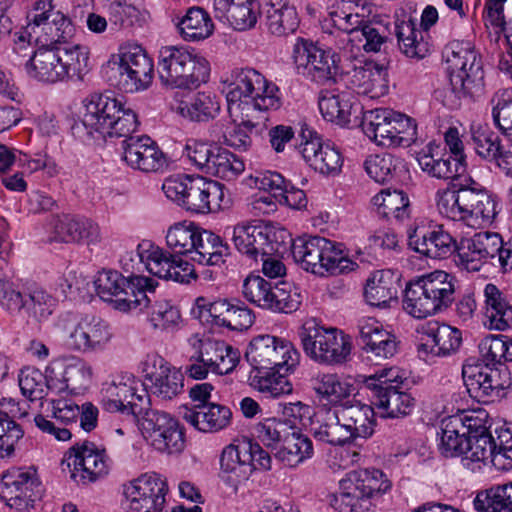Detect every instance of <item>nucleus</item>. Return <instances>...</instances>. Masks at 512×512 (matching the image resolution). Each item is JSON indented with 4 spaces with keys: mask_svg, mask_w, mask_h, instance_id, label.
<instances>
[{
    "mask_svg": "<svg viewBox=\"0 0 512 512\" xmlns=\"http://www.w3.org/2000/svg\"><path fill=\"white\" fill-rule=\"evenodd\" d=\"M167 488L156 473L144 474L124 485L127 512H162Z\"/></svg>",
    "mask_w": 512,
    "mask_h": 512,
    "instance_id": "obj_20",
    "label": "nucleus"
},
{
    "mask_svg": "<svg viewBox=\"0 0 512 512\" xmlns=\"http://www.w3.org/2000/svg\"><path fill=\"white\" fill-rule=\"evenodd\" d=\"M112 330L107 321L98 316H85L69 335L74 350L89 353L102 351L112 339Z\"/></svg>",
    "mask_w": 512,
    "mask_h": 512,
    "instance_id": "obj_30",
    "label": "nucleus"
},
{
    "mask_svg": "<svg viewBox=\"0 0 512 512\" xmlns=\"http://www.w3.org/2000/svg\"><path fill=\"white\" fill-rule=\"evenodd\" d=\"M73 470L71 478L86 485L106 476L110 468V460L104 449H99L94 443L86 442L73 448ZM72 456L69 457V460Z\"/></svg>",
    "mask_w": 512,
    "mask_h": 512,
    "instance_id": "obj_27",
    "label": "nucleus"
},
{
    "mask_svg": "<svg viewBox=\"0 0 512 512\" xmlns=\"http://www.w3.org/2000/svg\"><path fill=\"white\" fill-rule=\"evenodd\" d=\"M480 354L485 366L512 362V339L504 335H488L479 343Z\"/></svg>",
    "mask_w": 512,
    "mask_h": 512,
    "instance_id": "obj_60",
    "label": "nucleus"
},
{
    "mask_svg": "<svg viewBox=\"0 0 512 512\" xmlns=\"http://www.w3.org/2000/svg\"><path fill=\"white\" fill-rule=\"evenodd\" d=\"M137 254L147 271L160 279L188 284L197 278L192 264L149 241L137 246Z\"/></svg>",
    "mask_w": 512,
    "mask_h": 512,
    "instance_id": "obj_17",
    "label": "nucleus"
},
{
    "mask_svg": "<svg viewBox=\"0 0 512 512\" xmlns=\"http://www.w3.org/2000/svg\"><path fill=\"white\" fill-rule=\"evenodd\" d=\"M503 247L504 242L498 233H476L460 240L456 263L467 271H479L490 259L498 262Z\"/></svg>",
    "mask_w": 512,
    "mask_h": 512,
    "instance_id": "obj_22",
    "label": "nucleus"
},
{
    "mask_svg": "<svg viewBox=\"0 0 512 512\" xmlns=\"http://www.w3.org/2000/svg\"><path fill=\"white\" fill-rule=\"evenodd\" d=\"M254 371L276 370L291 372L299 363V353L293 345L272 335L254 337L245 353Z\"/></svg>",
    "mask_w": 512,
    "mask_h": 512,
    "instance_id": "obj_15",
    "label": "nucleus"
},
{
    "mask_svg": "<svg viewBox=\"0 0 512 512\" xmlns=\"http://www.w3.org/2000/svg\"><path fill=\"white\" fill-rule=\"evenodd\" d=\"M456 282L454 275L443 270L410 281L405 289L403 309L417 319L447 309L455 299Z\"/></svg>",
    "mask_w": 512,
    "mask_h": 512,
    "instance_id": "obj_3",
    "label": "nucleus"
},
{
    "mask_svg": "<svg viewBox=\"0 0 512 512\" xmlns=\"http://www.w3.org/2000/svg\"><path fill=\"white\" fill-rule=\"evenodd\" d=\"M340 419L350 434L351 442L357 438H368L374 433L375 413L372 406L356 399L344 402L339 407Z\"/></svg>",
    "mask_w": 512,
    "mask_h": 512,
    "instance_id": "obj_36",
    "label": "nucleus"
},
{
    "mask_svg": "<svg viewBox=\"0 0 512 512\" xmlns=\"http://www.w3.org/2000/svg\"><path fill=\"white\" fill-rule=\"evenodd\" d=\"M467 439L469 447L465 449L463 461L485 462L488 459H496L495 439L486 428L471 432Z\"/></svg>",
    "mask_w": 512,
    "mask_h": 512,
    "instance_id": "obj_61",
    "label": "nucleus"
},
{
    "mask_svg": "<svg viewBox=\"0 0 512 512\" xmlns=\"http://www.w3.org/2000/svg\"><path fill=\"white\" fill-rule=\"evenodd\" d=\"M204 173L225 180L235 179L241 174L245 165L235 154L227 149L216 146Z\"/></svg>",
    "mask_w": 512,
    "mask_h": 512,
    "instance_id": "obj_57",
    "label": "nucleus"
},
{
    "mask_svg": "<svg viewBox=\"0 0 512 512\" xmlns=\"http://www.w3.org/2000/svg\"><path fill=\"white\" fill-rule=\"evenodd\" d=\"M313 389L321 402L338 408L351 400L355 387L337 374H323L315 379Z\"/></svg>",
    "mask_w": 512,
    "mask_h": 512,
    "instance_id": "obj_48",
    "label": "nucleus"
},
{
    "mask_svg": "<svg viewBox=\"0 0 512 512\" xmlns=\"http://www.w3.org/2000/svg\"><path fill=\"white\" fill-rule=\"evenodd\" d=\"M42 493V483L35 470L18 468L2 475L0 497L11 508L29 510L41 498Z\"/></svg>",
    "mask_w": 512,
    "mask_h": 512,
    "instance_id": "obj_18",
    "label": "nucleus"
},
{
    "mask_svg": "<svg viewBox=\"0 0 512 512\" xmlns=\"http://www.w3.org/2000/svg\"><path fill=\"white\" fill-rule=\"evenodd\" d=\"M102 7L113 31L130 30L146 22L147 12L138 9L133 0H103Z\"/></svg>",
    "mask_w": 512,
    "mask_h": 512,
    "instance_id": "obj_45",
    "label": "nucleus"
},
{
    "mask_svg": "<svg viewBox=\"0 0 512 512\" xmlns=\"http://www.w3.org/2000/svg\"><path fill=\"white\" fill-rule=\"evenodd\" d=\"M391 482L378 469L349 472L339 482V491L329 496V504L339 512H368L372 500L388 491Z\"/></svg>",
    "mask_w": 512,
    "mask_h": 512,
    "instance_id": "obj_6",
    "label": "nucleus"
},
{
    "mask_svg": "<svg viewBox=\"0 0 512 512\" xmlns=\"http://www.w3.org/2000/svg\"><path fill=\"white\" fill-rule=\"evenodd\" d=\"M408 245L415 252L431 258L445 259L458 254L459 243L441 226L432 229L416 228L408 238Z\"/></svg>",
    "mask_w": 512,
    "mask_h": 512,
    "instance_id": "obj_32",
    "label": "nucleus"
},
{
    "mask_svg": "<svg viewBox=\"0 0 512 512\" xmlns=\"http://www.w3.org/2000/svg\"><path fill=\"white\" fill-rule=\"evenodd\" d=\"M54 378L53 365L46 368L45 375L38 369L26 368L20 372L19 387L25 397L34 401L44 397V385L47 389L54 388Z\"/></svg>",
    "mask_w": 512,
    "mask_h": 512,
    "instance_id": "obj_56",
    "label": "nucleus"
},
{
    "mask_svg": "<svg viewBox=\"0 0 512 512\" xmlns=\"http://www.w3.org/2000/svg\"><path fill=\"white\" fill-rule=\"evenodd\" d=\"M259 16L265 18L268 30L276 36L293 33L299 25L296 9L282 2L280 5H269L266 9H259Z\"/></svg>",
    "mask_w": 512,
    "mask_h": 512,
    "instance_id": "obj_51",
    "label": "nucleus"
},
{
    "mask_svg": "<svg viewBox=\"0 0 512 512\" xmlns=\"http://www.w3.org/2000/svg\"><path fill=\"white\" fill-rule=\"evenodd\" d=\"M312 454V441L299 430L292 428L275 452V457L284 465L295 467Z\"/></svg>",
    "mask_w": 512,
    "mask_h": 512,
    "instance_id": "obj_49",
    "label": "nucleus"
},
{
    "mask_svg": "<svg viewBox=\"0 0 512 512\" xmlns=\"http://www.w3.org/2000/svg\"><path fill=\"white\" fill-rule=\"evenodd\" d=\"M427 149L428 152L423 150L418 154L417 160L421 169L430 177L448 180L457 178L466 171V164L454 159L452 155H439L434 151L432 144H429Z\"/></svg>",
    "mask_w": 512,
    "mask_h": 512,
    "instance_id": "obj_41",
    "label": "nucleus"
},
{
    "mask_svg": "<svg viewBox=\"0 0 512 512\" xmlns=\"http://www.w3.org/2000/svg\"><path fill=\"white\" fill-rule=\"evenodd\" d=\"M242 295L251 304L273 312L292 313L301 304V295L287 282L273 283L258 274H249Z\"/></svg>",
    "mask_w": 512,
    "mask_h": 512,
    "instance_id": "obj_14",
    "label": "nucleus"
},
{
    "mask_svg": "<svg viewBox=\"0 0 512 512\" xmlns=\"http://www.w3.org/2000/svg\"><path fill=\"white\" fill-rule=\"evenodd\" d=\"M141 371L145 380L157 397L170 400L179 395L184 388V376L161 356L149 354L141 363Z\"/></svg>",
    "mask_w": 512,
    "mask_h": 512,
    "instance_id": "obj_24",
    "label": "nucleus"
},
{
    "mask_svg": "<svg viewBox=\"0 0 512 512\" xmlns=\"http://www.w3.org/2000/svg\"><path fill=\"white\" fill-rule=\"evenodd\" d=\"M471 140L476 153L484 160L491 162L499 158L503 149L500 137L487 124H473Z\"/></svg>",
    "mask_w": 512,
    "mask_h": 512,
    "instance_id": "obj_59",
    "label": "nucleus"
},
{
    "mask_svg": "<svg viewBox=\"0 0 512 512\" xmlns=\"http://www.w3.org/2000/svg\"><path fill=\"white\" fill-rule=\"evenodd\" d=\"M394 111L387 108H377L364 112L361 127L365 135L379 146L391 147Z\"/></svg>",
    "mask_w": 512,
    "mask_h": 512,
    "instance_id": "obj_46",
    "label": "nucleus"
},
{
    "mask_svg": "<svg viewBox=\"0 0 512 512\" xmlns=\"http://www.w3.org/2000/svg\"><path fill=\"white\" fill-rule=\"evenodd\" d=\"M313 437L320 442L343 446L351 442L350 434L340 419L339 408L320 411L311 425Z\"/></svg>",
    "mask_w": 512,
    "mask_h": 512,
    "instance_id": "obj_40",
    "label": "nucleus"
},
{
    "mask_svg": "<svg viewBox=\"0 0 512 512\" xmlns=\"http://www.w3.org/2000/svg\"><path fill=\"white\" fill-rule=\"evenodd\" d=\"M231 418L230 409L216 403L194 405L183 413V419L201 432L220 431L230 424Z\"/></svg>",
    "mask_w": 512,
    "mask_h": 512,
    "instance_id": "obj_39",
    "label": "nucleus"
},
{
    "mask_svg": "<svg viewBox=\"0 0 512 512\" xmlns=\"http://www.w3.org/2000/svg\"><path fill=\"white\" fill-rule=\"evenodd\" d=\"M54 370L63 369L62 378L65 387L72 389H81L86 387L92 378V368L85 361L72 358L66 362H54Z\"/></svg>",
    "mask_w": 512,
    "mask_h": 512,
    "instance_id": "obj_63",
    "label": "nucleus"
},
{
    "mask_svg": "<svg viewBox=\"0 0 512 512\" xmlns=\"http://www.w3.org/2000/svg\"><path fill=\"white\" fill-rule=\"evenodd\" d=\"M123 141V159L133 169L156 172L166 166V158L156 143L148 136L130 134Z\"/></svg>",
    "mask_w": 512,
    "mask_h": 512,
    "instance_id": "obj_31",
    "label": "nucleus"
},
{
    "mask_svg": "<svg viewBox=\"0 0 512 512\" xmlns=\"http://www.w3.org/2000/svg\"><path fill=\"white\" fill-rule=\"evenodd\" d=\"M340 246L320 236L298 237L292 243L291 252L295 262L307 272L336 275L350 272L357 266L343 254Z\"/></svg>",
    "mask_w": 512,
    "mask_h": 512,
    "instance_id": "obj_7",
    "label": "nucleus"
},
{
    "mask_svg": "<svg viewBox=\"0 0 512 512\" xmlns=\"http://www.w3.org/2000/svg\"><path fill=\"white\" fill-rule=\"evenodd\" d=\"M229 254L228 244L219 235L201 228L190 260L200 265L220 266Z\"/></svg>",
    "mask_w": 512,
    "mask_h": 512,
    "instance_id": "obj_43",
    "label": "nucleus"
},
{
    "mask_svg": "<svg viewBox=\"0 0 512 512\" xmlns=\"http://www.w3.org/2000/svg\"><path fill=\"white\" fill-rule=\"evenodd\" d=\"M464 429L460 419L449 420L443 423L438 450L446 458L464 456L465 449L469 447V439L465 433H460L457 426Z\"/></svg>",
    "mask_w": 512,
    "mask_h": 512,
    "instance_id": "obj_58",
    "label": "nucleus"
},
{
    "mask_svg": "<svg viewBox=\"0 0 512 512\" xmlns=\"http://www.w3.org/2000/svg\"><path fill=\"white\" fill-rule=\"evenodd\" d=\"M188 358L186 374L196 380L207 378L209 373L226 375L231 373L240 361L238 349L223 341L210 338L202 339L193 335L188 339Z\"/></svg>",
    "mask_w": 512,
    "mask_h": 512,
    "instance_id": "obj_11",
    "label": "nucleus"
},
{
    "mask_svg": "<svg viewBox=\"0 0 512 512\" xmlns=\"http://www.w3.org/2000/svg\"><path fill=\"white\" fill-rule=\"evenodd\" d=\"M162 190L167 198L197 214L220 209L224 199L223 185L201 176L170 177L164 181Z\"/></svg>",
    "mask_w": 512,
    "mask_h": 512,
    "instance_id": "obj_8",
    "label": "nucleus"
},
{
    "mask_svg": "<svg viewBox=\"0 0 512 512\" xmlns=\"http://www.w3.org/2000/svg\"><path fill=\"white\" fill-rule=\"evenodd\" d=\"M287 373L285 371L277 372L276 370L251 372L249 383L267 396L277 398L292 392V384L286 377Z\"/></svg>",
    "mask_w": 512,
    "mask_h": 512,
    "instance_id": "obj_55",
    "label": "nucleus"
},
{
    "mask_svg": "<svg viewBox=\"0 0 512 512\" xmlns=\"http://www.w3.org/2000/svg\"><path fill=\"white\" fill-rule=\"evenodd\" d=\"M272 230L256 221L239 223L233 229L232 241L235 248L249 259L272 255L278 249L271 240Z\"/></svg>",
    "mask_w": 512,
    "mask_h": 512,
    "instance_id": "obj_29",
    "label": "nucleus"
},
{
    "mask_svg": "<svg viewBox=\"0 0 512 512\" xmlns=\"http://www.w3.org/2000/svg\"><path fill=\"white\" fill-rule=\"evenodd\" d=\"M365 169L368 175L378 183L399 178L407 172L405 161L390 153L369 157L365 161Z\"/></svg>",
    "mask_w": 512,
    "mask_h": 512,
    "instance_id": "obj_52",
    "label": "nucleus"
},
{
    "mask_svg": "<svg viewBox=\"0 0 512 512\" xmlns=\"http://www.w3.org/2000/svg\"><path fill=\"white\" fill-rule=\"evenodd\" d=\"M51 413L55 421L38 414L34 417L36 427L43 433L52 436L58 441H67L71 438V431L65 426L76 423L80 415V406L72 400H51Z\"/></svg>",
    "mask_w": 512,
    "mask_h": 512,
    "instance_id": "obj_33",
    "label": "nucleus"
},
{
    "mask_svg": "<svg viewBox=\"0 0 512 512\" xmlns=\"http://www.w3.org/2000/svg\"><path fill=\"white\" fill-rule=\"evenodd\" d=\"M298 336L304 353L319 364L341 365L350 357L351 338L337 328H327L312 319L302 325Z\"/></svg>",
    "mask_w": 512,
    "mask_h": 512,
    "instance_id": "obj_10",
    "label": "nucleus"
},
{
    "mask_svg": "<svg viewBox=\"0 0 512 512\" xmlns=\"http://www.w3.org/2000/svg\"><path fill=\"white\" fill-rule=\"evenodd\" d=\"M253 469V456L247 446L230 444L222 450L219 476L234 491L249 478Z\"/></svg>",
    "mask_w": 512,
    "mask_h": 512,
    "instance_id": "obj_34",
    "label": "nucleus"
},
{
    "mask_svg": "<svg viewBox=\"0 0 512 512\" xmlns=\"http://www.w3.org/2000/svg\"><path fill=\"white\" fill-rule=\"evenodd\" d=\"M231 119L253 127L259 114L280 107L278 87L253 68H235L222 78Z\"/></svg>",
    "mask_w": 512,
    "mask_h": 512,
    "instance_id": "obj_1",
    "label": "nucleus"
},
{
    "mask_svg": "<svg viewBox=\"0 0 512 512\" xmlns=\"http://www.w3.org/2000/svg\"><path fill=\"white\" fill-rule=\"evenodd\" d=\"M462 335L459 329L448 324L429 325L422 342L418 346L420 353L434 356H449L460 348Z\"/></svg>",
    "mask_w": 512,
    "mask_h": 512,
    "instance_id": "obj_35",
    "label": "nucleus"
},
{
    "mask_svg": "<svg viewBox=\"0 0 512 512\" xmlns=\"http://www.w3.org/2000/svg\"><path fill=\"white\" fill-rule=\"evenodd\" d=\"M451 55L447 62L451 69L450 84L457 97L471 93L475 86L482 85L484 71L481 57L470 42H452Z\"/></svg>",
    "mask_w": 512,
    "mask_h": 512,
    "instance_id": "obj_16",
    "label": "nucleus"
},
{
    "mask_svg": "<svg viewBox=\"0 0 512 512\" xmlns=\"http://www.w3.org/2000/svg\"><path fill=\"white\" fill-rule=\"evenodd\" d=\"M365 387L370 391L372 403L387 418L409 415L414 408V398L403 388V378L397 368L381 369L366 377Z\"/></svg>",
    "mask_w": 512,
    "mask_h": 512,
    "instance_id": "obj_12",
    "label": "nucleus"
},
{
    "mask_svg": "<svg viewBox=\"0 0 512 512\" xmlns=\"http://www.w3.org/2000/svg\"><path fill=\"white\" fill-rule=\"evenodd\" d=\"M102 403L109 412H121L139 417L150 399L143 384L139 381L105 383L101 390Z\"/></svg>",
    "mask_w": 512,
    "mask_h": 512,
    "instance_id": "obj_23",
    "label": "nucleus"
},
{
    "mask_svg": "<svg viewBox=\"0 0 512 512\" xmlns=\"http://www.w3.org/2000/svg\"><path fill=\"white\" fill-rule=\"evenodd\" d=\"M158 74L163 85L195 89L208 82L210 64L194 48L183 45L162 47L158 55Z\"/></svg>",
    "mask_w": 512,
    "mask_h": 512,
    "instance_id": "obj_5",
    "label": "nucleus"
},
{
    "mask_svg": "<svg viewBox=\"0 0 512 512\" xmlns=\"http://www.w3.org/2000/svg\"><path fill=\"white\" fill-rule=\"evenodd\" d=\"M22 305L14 310V314H21L23 317L33 318L36 321L46 319L52 314L54 299L43 290H34L23 296L21 294Z\"/></svg>",
    "mask_w": 512,
    "mask_h": 512,
    "instance_id": "obj_62",
    "label": "nucleus"
},
{
    "mask_svg": "<svg viewBox=\"0 0 512 512\" xmlns=\"http://www.w3.org/2000/svg\"><path fill=\"white\" fill-rule=\"evenodd\" d=\"M292 428L294 427L283 419L267 418L255 426V435L266 447L277 451Z\"/></svg>",
    "mask_w": 512,
    "mask_h": 512,
    "instance_id": "obj_64",
    "label": "nucleus"
},
{
    "mask_svg": "<svg viewBox=\"0 0 512 512\" xmlns=\"http://www.w3.org/2000/svg\"><path fill=\"white\" fill-rule=\"evenodd\" d=\"M201 228L194 222L188 221L173 224L166 233L167 247L178 258L185 256L190 259Z\"/></svg>",
    "mask_w": 512,
    "mask_h": 512,
    "instance_id": "obj_50",
    "label": "nucleus"
},
{
    "mask_svg": "<svg viewBox=\"0 0 512 512\" xmlns=\"http://www.w3.org/2000/svg\"><path fill=\"white\" fill-rule=\"evenodd\" d=\"M484 324L490 330L505 331L512 328V304L507 296L494 284L484 288Z\"/></svg>",
    "mask_w": 512,
    "mask_h": 512,
    "instance_id": "obj_38",
    "label": "nucleus"
},
{
    "mask_svg": "<svg viewBox=\"0 0 512 512\" xmlns=\"http://www.w3.org/2000/svg\"><path fill=\"white\" fill-rule=\"evenodd\" d=\"M501 370L480 364H464L462 377L470 397L480 403H489L499 397L507 387L502 380Z\"/></svg>",
    "mask_w": 512,
    "mask_h": 512,
    "instance_id": "obj_25",
    "label": "nucleus"
},
{
    "mask_svg": "<svg viewBox=\"0 0 512 512\" xmlns=\"http://www.w3.org/2000/svg\"><path fill=\"white\" fill-rule=\"evenodd\" d=\"M398 287V279L391 270H378L367 279L364 296L369 305L385 308L397 300Z\"/></svg>",
    "mask_w": 512,
    "mask_h": 512,
    "instance_id": "obj_42",
    "label": "nucleus"
},
{
    "mask_svg": "<svg viewBox=\"0 0 512 512\" xmlns=\"http://www.w3.org/2000/svg\"><path fill=\"white\" fill-rule=\"evenodd\" d=\"M88 59L87 48L79 44L41 46L28 55L24 67L29 77L45 83L81 80L88 71Z\"/></svg>",
    "mask_w": 512,
    "mask_h": 512,
    "instance_id": "obj_2",
    "label": "nucleus"
},
{
    "mask_svg": "<svg viewBox=\"0 0 512 512\" xmlns=\"http://www.w3.org/2000/svg\"><path fill=\"white\" fill-rule=\"evenodd\" d=\"M438 20L435 7L427 6L421 15L420 26L417 28L415 20L411 17L395 24V34L400 51L408 58L423 59L431 52L430 43L424 38L427 32Z\"/></svg>",
    "mask_w": 512,
    "mask_h": 512,
    "instance_id": "obj_21",
    "label": "nucleus"
},
{
    "mask_svg": "<svg viewBox=\"0 0 512 512\" xmlns=\"http://www.w3.org/2000/svg\"><path fill=\"white\" fill-rule=\"evenodd\" d=\"M177 28L185 41L194 42L210 37L214 31V23L206 10L193 6L180 18Z\"/></svg>",
    "mask_w": 512,
    "mask_h": 512,
    "instance_id": "obj_47",
    "label": "nucleus"
},
{
    "mask_svg": "<svg viewBox=\"0 0 512 512\" xmlns=\"http://www.w3.org/2000/svg\"><path fill=\"white\" fill-rule=\"evenodd\" d=\"M473 504L478 512H512V482L479 492Z\"/></svg>",
    "mask_w": 512,
    "mask_h": 512,
    "instance_id": "obj_54",
    "label": "nucleus"
},
{
    "mask_svg": "<svg viewBox=\"0 0 512 512\" xmlns=\"http://www.w3.org/2000/svg\"><path fill=\"white\" fill-rule=\"evenodd\" d=\"M83 107L81 122L89 135L126 137L139 125L136 113L109 94L92 93L83 100Z\"/></svg>",
    "mask_w": 512,
    "mask_h": 512,
    "instance_id": "obj_4",
    "label": "nucleus"
},
{
    "mask_svg": "<svg viewBox=\"0 0 512 512\" xmlns=\"http://www.w3.org/2000/svg\"><path fill=\"white\" fill-rule=\"evenodd\" d=\"M104 73L111 86L133 93L151 85L154 65L145 50L134 45L121 48L113 55L104 67Z\"/></svg>",
    "mask_w": 512,
    "mask_h": 512,
    "instance_id": "obj_9",
    "label": "nucleus"
},
{
    "mask_svg": "<svg viewBox=\"0 0 512 512\" xmlns=\"http://www.w3.org/2000/svg\"><path fill=\"white\" fill-rule=\"evenodd\" d=\"M121 289L112 305L114 309L121 312H142L151 303V297L147 294H154L152 279L144 276L129 275V287Z\"/></svg>",
    "mask_w": 512,
    "mask_h": 512,
    "instance_id": "obj_37",
    "label": "nucleus"
},
{
    "mask_svg": "<svg viewBox=\"0 0 512 512\" xmlns=\"http://www.w3.org/2000/svg\"><path fill=\"white\" fill-rule=\"evenodd\" d=\"M292 57L297 73L320 85L335 83L342 73L338 53L303 38H298L294 44Z\"/></svg>",
    "mask_w": 512,
    "mask_h": 512,
    "instance_id": "obj_13",
    "label": "nucleus"
},
{
    "mask_svg": "<svg viewBox=\"0 0 512 512\" xmlns=\"http://www.w3.org/2000/svg\"><path fill=\"white\" fill-rule=\"evenodd\" d=\"M358 330V343L368 360L379 362L397 353L398 342L395 335L383 329L374 318L361 320Z\"/></svg>",
    "mask_w": 512,
    "mask_h": 512,
    "instance_id": "obj_26",
    "label": "nucleus"
},
{
    "mask_svg": "<svg viewBox=\"0 0 512 512\" xmlns=\"http://www.w3.org/2000/svg\"><path fill=\"white\" fill-rule=\"evenodd\" d=\"M302 139L299 151L310 167L328 176L337 175L341 171L343 160L335 147L322 144L317 133L309 129L302 131Z\"/></svg>",
    "mask_w": 512,
    "mask_h": 512,
    "instance_id": "obj_28",
    "label": "nucleus"
},
{
    "mask_svg": "<svg viewBox=\"0 0 512 512\" xmlns=\"http://www.w3.org/2000/svg\"><path fill=\"white\" fill-rule=\"evenodd\" d=\"M30 33L43 36L42 46H56L69 44L66 40L71 37L74 27L71 21L60 11H55L52 0H38L34 12L28 16Z\"/></svg>",
    "mask_w": 512,
    "mask_h": 512,
    "instance_id": "obj_19",
    "label": "nucleus"
},
{
    "mask_svg": "<svg viewBox=\"0 0 512 512\" xmlns=\"http://www.w3.org/2000/svg\"><path fill=\"white\" fill-rule=\"evenodd\" d=\"M220 104L211 93H197L188 101H181L176 112L191 121H207L219 112Z\"/></svg>",
    "mask_w": 512,
    "mask_h": 512,
    "instance_id": "obj_53",
    "label": "nucleus"
},
{
    "mask_svg": "<svg viewBox=\"0 0 512 512\" xmlns=\"http://www.w3.org/2000/svg\"><path fill=\"white\" fill-rule=\"evenodd\" d=\"M54 230L55 238L63 242L91 244L100 240L99 226L87 218L63 216L56 222Z\"/></svg>",
    "mask_w": 512,
    "mask_h": 512,
    "instance_id": "obj_44",
    "label": "nucleus"
}]
</instances>
